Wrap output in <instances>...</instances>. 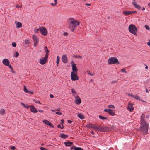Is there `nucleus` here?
<instances>
[{"label": "nucleus", "mask_w": 150, "mask_h": 150, "mask_svg": "<svg viewBox=\"0 0 150 150\" xmlns=\"http://www.w3.org/2000/svg\"><path fill=\"white\" fill-rule=\"evenodd\" d=\"M140 119L141 126L139 128V130L143 134H147L149 133V124L146 122L145 117L143 115L141 116Z\"/></svg>", "instance_id": "nucleus-1"}, {"label": "nucleus", "mask_w": 150, "mask_h": 150, "mask_svg": "<svg viewBox=\"0 0 150 150\" xmlns=\"http://www.w3.org/2000/svg\"><path fill=\"white\" fill-rule=\"evenodd\" d=\"M68 24L69 28L72 32L74 31L75 28L79 24V22L72 18L69 19Z\"/></svg>", "instance_id": "nucleus-2"}, {"label": "nucleus", "mask_w": 150, "mask_h": 150, "mask_svg": "<svg viewBox=\"0 0 150 150\" xmlns=\"http://www.w3.org/2000/svg\"><path fill=\"white\" fill-rule=\"evenodd\" d=\"M129 31L131 33L136 36L137 35V29L136 27L133 24H131L128 27Z\"/></svg>", "instance_id": "nucleus-3"}, {"label": "nucleus", "mask_w": 150, "mask_h": 150, "mask_svg": "<svg viewBox=\"0 0 150 150\" xmlns=\"http://www.w3.org/2000/svg\"><path fill=\"white\" fill-rule=\"evenodd\" d=\"M107 128V127H103L100 126H97L96 125L93 124L92 128L96 130H98L99 131H104Z\"/></svg>", "instance_id": "nucleus-4"}, {"label": "nucleus", "mask_w": 150, "mask_h": 150, "mask_svg": "<svg viewBox=\"0 0 150 150\" xmlns=\"http://www.w3.org/2000/svg\"><path fill=\"white\" fill-rule=\"evenodd\" d=\"M108 63L110 64H119V62L118 59L115 57H111L108 59Z\"/></svg>", "instance_id": "nucleus-5"}, {"label": "nucleus", "mask_w": 150, "mask_h": 150, "mask_svg": "<svg viewBox=\"0 0 150 150\" xmlns=\"http://www.w3.org/2000/svg\"><path fill=\"white\" fill-rule=\"evenodd\" d=\"M76 74V72H72L71 73V77L72 80L75 81L79 79V78L77 76Z\"/></svg>", "instance_id": "nucleus-6"}, {"label": "nucleus", "mask_w": 150, "mask_h": 150, "mask_svg": "<svg viewBox=\"0 0 150 150\" xmlns=\"http://www.w3.org/2000/svg\"><path fill=\"white\" fill-rule=\"evenodd\" d=\"M33 39L34 42V46L35 47L37 44L38 43L39 39L38 37L35 35H33Z\"/></svg>", "instance_id": "nucleus-7"}, {"label": "nucleus", "mask_w": 150, "mask_h": 150, "mask_svg": "<svg viewBox=\"0 0 150 150\" xmlns=\"http://www.w3.org/2000/svg\"><path fill=\"white\" fill-rule=\"evenodd\" d=\"M39 30L41 33L42 35L44 36H46L47 35V31L45 28L42 27L40 28Z\"/></svg>", "instance_id": "nucleus-8"}, {"label": "nucleus", "mask_w": 150, "mask_h": 150, "mask_svg": "<svg viewBox=\"0 0 150 150\" xmlns=\"http://www.w3.org/2000/svg\"><path fill=\"white\" fill-rule=\"evenodd\" d=\"M48 57L47 56L46 57V56H45L44 57L41 58L39 61V63L40 64L42 65L45 64L47 61V59Z\"/></svg>", "instance_id": "nucleus-9"}, {"label": "nucleus", "mask_w": 150, "mask_h": 150, "mask_svg": "<svg viewBox=\"0 0 150 150\" xmlns=\"http://www.w3.org/2000/svg\"><path fill=\"white\" fill-rule=\"evenodd\" d=\"M137 12L136 11H124L123 14L125 15L128 16L132 14H135Z\"/></svg>", "instance_id": "nucleus-10"}, {"label": "nucleus", "mask_w": 150, "mask_h": 150, "mask_svg": "<svg viewBox=\"0 0 150 150\" xmlns=\"http://www.w3.org/2000/svg\"><path fill=\"white\" fill-rule=\"evenodd\" d=\"M104 112L108 113L110 115L112 116L115 115V113L113 111L110 109H105L104 110Z\"/></svg>", "instance_id": "nucleus-11"}, {"label": "nucleus", "mask_w": 150, "mask_h": 150, "mask_svg": "<svg viewBox=\"0 0 150 150\" xmlns=\"http://www.w3.org/2000/svg\"><path fill=\"white\" fill-rule=\"evenodd\" d=\"M132 105L133 104L129 102L128 103V106L127 107V109L130 112L132 111L134 109Z\"/></svg>", "instance_id": "nucleus-12"}, {"label": "nucleus", "mask_w": 150, "mask_h": 150, "mask_svg": "<svg viewBox=\"0 0 150 150\" xmlns=\"http://www.w3.org/2000/svg\"><path fill=\"white\" fill-rule=\"evenodd\" d=\"M75 103L79 105L81 103V100L79 96H76L75 97Z\"/></svg>", "instance_id": "nucleus-13"}, {"label": "nucleus", "mask_w": 150, "mask_h": 150, "mask_svg": "<svg viewBox=\"0 0 150 150\" xmlns=\"http://www.w3.org/2000/svg\"><path fill=\"white\" fill-rule=\"evenodd\" d=\"M3 64L5 66H7L8 65L10 64L9 60L6 59H4L2 61Z\"/></svg>", "instance_id": "nucleus-14"}, {"label": "nucleus", "mask_w": 150, "mask_h": 150, "mask_svg": "<svg viewBox=\"0 0 150 150\" xmlns=\"http://www.w3.org/2000/svg\"><path fill=\"white\" fill-rule=\"evenodd\" d=\"M72 70L73 71V72H76L77 73L78 69H77L76 64H73L72 65Z\"/></svg>", "instance_id": "nucleus-15"}, {"label": "nucleus", "mask_w": 150, "mask_h": 150, "mask_svg": "<svg viewBox=\"0 0 150 150\" xmlns=\"http://www.w3.org/2000/svg\"><path fill=\"white\" fill-rule=\"evenodd\" d=\"M30 108H31L30 111L33 113H37L38 112L37 109L33 107V105L30 106Z\"/></svg>", "instance_id": "nucleus-16"}, {"label": "nucleus", "mask_w": 150, "mask_h": 150, "mask_svg": "<svg viewBox=\"0 0 150 150\" xmlns=\"http://www.w3.org/2000/svg\"><path fill=\"white\" fill-rule=\"evenodd\" d=\"M62 61L64 63H67V58L66 55H63L62 57Z\"/></svg>", "instance_id": "nucleus-17"}, {"label": "nucleus", "mask_w": 150, "mask_h": 150, "mask_svg": "<svg viewBox=\"0 0 150 150\" xmlns=\"http://www.w3.org/2000/svg\"><path fill=\"white\" fill-rule=\"evenodd\" d=\"M132 4L136 8L139 10H140L141 9V7L139 5L137 4L134 2H132Z\"/></svg>", "instance_id": "nucleus-18"}, {"label": "nucleus", "mask_w": 150, "mask_h": 150, "mask_svg": "<svg viewBox=\"0 0 150 150\" xmlns=\"http://www.w3.org/2000/svg\"><path fill=\"white\" fill-rule=\"evenodd\" d=\"M15 23L16 24V26L17 28H20L22 27V25L21 23L17 22L16 21Z\"/></svg>", "instance_id": "nucleus-19"}, {"label": "nucleus", "mask_w": 150, "mask_h": 150, "mask_svg": "<svg viewBox=\"0 0 150 150\" xmlns=\"http://www.w3.org/2000/svg\"><path fill=\"white\" fill-rule=\"evenodd\" d=\"M59 137L63 139H66L68 137V135H66L63 133H61L59 136Z\"/></svg>", "instance_id": "nucleus-20"}, {"label": "nucleus", "mask_w": 150, "mask_h": 150, "mask_svg": "<svg viewBox=\"0 0 150 150\" xmlns=\"http://www.w3.org/2000/svg\"><path fill=\"white\" fill-rule=\"evenodd\" d=\"M73 144V142H64V144L66 146H69L71 145H72Z\"/></svg>", "instance_id": "nucleus-21"}, {"label": "nucleus", "mask_w": 150, "mask_h": 150, "mask_svg": "<svg viewBox=\"0 0 150 150\" xmlns=\"http://www.w3.org/2000/svg\"><path fill=\"white\" fill-rule=\"evenodd\" d=\"M71 91L72 95L75 97H76L77 94V93L75 91L74 89V88H72L71 90Z\"/></svg>", "instance_id": "nucleus-22"}, {"label": "nucleus", "mask_w": 150, "mask_h": 150, "mask_svg": "<svg viewBox=\"0 0 150 150\" xmlns=\"http://www.w3.org/2000/svg\"><path fill=\"white\" fill-rule=\"evenodd\" d=\"M44 50H45L46 52V54L45 56H46V57L47 56L48 57L49 51L48 50L47 47H44Z\"/></svg>", "instance_id": "nucleus-23"}, {"label": "nucleus", "mask_w": 150, "mask_h": 150, "mask_svg": "<svg viewBox=\"0 0 150 150\" xmlns=\"http://www.w3.org/2000/svg\"><path fill=\"white\" fill-rule=\"evenodd\" d=\"M21 104L22 105L24 106L25 108H26L27 109H28L30 107V106L28 105L27 104H25L23 103L22 102L21 103Z\"/></svg>", "instance_id": "nucleus-24"}, {"label": "nucleus", "mask_w": 150, "mask_h": 150, "mask_svg": "<svg viewBox=\"0 0 150 150\" xmlns=\"http://www.w3.org/2000/svg\"><path fill=\"white\" fill-rule=\"evenodd\" d=\"M77 115L78 117L81 119L83 120L84 118V116L80 114H78Z\"/></svg>", "instance_id": "nucleus-25"}, {"label": "nucleus", "mask_w": 150, "mask_h": 150, "mask_svg": "<svg viewBox=\"0 0 150 150\" xmlns=\"http://www.w3.org/2000/svg\"><path fill=\"white\" fill-rule=\"evenodd\" d=\"M133 98L136 100H141L140 97L137 95H134V96H133Z\"/></svg>", "instance_id": "nucleus-26"}, {"label": "nucleus", "mask_w": 150, "mask_h": 150, "mask_svg": "<svg viewBox=\"0 0 150 150\" xmlns=\"http://www.w3.org/2000/svg\"><path fill=\"white\" fill-rule=\"evenodd\" d=\"M93 124H87L86 125V127L88 128H92V126Z\"/></svg>", "instance_id": "nucleus-27"}, {"label": "nucleus", "mask_w": 150, "mask_h": 150, "mask_svg": "<svg viewBox=\"0 0 150 150\" xmlns=\"http://www.w3.org/2000/svg\"><path fill=\"white\" fill-rule=\"evenodd\" d=\"M43 123L45 125H47L50 122L46 120H43Z\"/></svg>", "instance_id": "nucleus-28"}, {"label": "nucleus", "mask_w": 150, "mask_h": 150, "mask_svg": "<svg viewBox=\"0 0 150 150\" xmlns=\"http://www.w3.org/2000/svg\"><path fill=\"white\" fill-rule=\"evenodd\" d=\"M5 110L4 109H1L0 110V113L1 115H3L5 113Z\"/></svg>", "instance_id": "nucleus-29"}, {"label": "nucleus", "mask_w": 150, "mask_h": 150, "mask_svg": "<svg viewBox=\"0 0 150 150\" xmlns=\"http://www.w3.org/2000/svg\"><path fill=\"white\" fill-rule=\"evenodd\" d=\"M59 58H60L58 56H57L56 63L57 64H58L59 62Z\"/></svg>", "instance_id": "nucleus-30"}, {"label": "nucleus", "mask_w": 150, "mask_h": 150, "mask_svg": "<svg viewBox=\"0 0 150 150\" xmlns=\"http://www.w3.org/2000/svg\"><path fill=\"white\" fill-rule=\"evenodd\" d=\"M47 125H48L50 127L52 128H53L54 127V125L51 123H50V122L48 123V124Z\"/></svg>", "instance_id": "nucleus-31"}, {"label": "nucleus", "mask_w": 150, "mask_h": 150, "mask_svg": "<svg viewBox=\"0 0 150 150\" xmlns=\"http://www.w3.org/2000/svg\"><path fill=\"white\" fill-rule=\"evenodd\" d=\"M19 55L18 53L17 52H15V53L14 54V56L15 57H17Z\"/></svg>", "instance_id": "nucleus-32"}, {"label": "nucleus", "mask_w": 150, "mask_h": 150, "mask_svg": "<svg viewBox=\"0 0 150 150\" xmlns=\"http://www.w3.org/2000/svg\"><path fill=\"white\" fill-rule=\"evenodd\" d=\"M99 117L100 119H107V117H103L100 115H99Z\"/></svg>", "instance_id": "nucleus-33"}, {"label": "nucleus", "mask_w": 150, "mask_h": 150, "mask_svg": "<svg viewBox=\"0 0 150 150\" xmlns=\"http://www.w3.org/2000/svg\"><path fill=\"white\" fill-rule=\"evenodd\" d=\"M108 107L110 108H115V106L112 105H108Z\"/></svg>", "instance_id": "nucleus-34"}, {"label": "nucleus", "mask_w": 150, "mask_h": 150, "mask_svg": "<svg viewBox=\"0 0 150 150\" xmlns=\"http://www.w3.org/2000/svg\"><path fill=\"white\" fill-rule=\"evenodd\" d=\"M24 92L25 93H28L29 92V91H28L27 90L26 87V86H24Z\"/></svg>", "instance_id": "nucleus-35"}, {"label": "nucleus", "mask_w": 150, "mask_h": 150, "mask_svg": "<svg viewBox=\"0 0 150 150\" xmlns=\"http://www.w3.org/2000/svg\"><path fill=\"white\" fill-rule=\"evenodd\" d=\"M74 150H83L80 147H76V148H74Z\"/></svg>", "instance_id": "nucleus-36"}, {"label": "nucleus", "mask_w": 150, "mask_h": 150, "mask_svg": "<svg viewBox=\"0 0 150 150\" xmlns=\"http://www.w3.org/2000/svg\"><path fill=\"white\" fill-rule=\"evenodd\" d=\"M29 41L28 40L26 39L25 40V43L26 44H28L29 43Z\"/></svg>", "instance_id": "nucleus-37"}, {"label": "nucleus", "mask_w": 150, "mask_h": 150, "mask_svg": "<svg viewBox=\"0 0 150 150\" xmlns=\"http://www.w3.org/2000/svg\"><path fill=\"white\" fill-rule=\"evenodd\" d=\"M12 45L13 47H16V44L15 42H13L12 43Z\"/></svg>", "instance_id": "nucleus-38"}, {"label": "nucleus", "mask_w": 150, "mask_h": 150, "mask_svg": "<svg viewBox=\"0 0 150 150\" xmlns=\"http://www.w3.org/2000/svg\"><path fill=\"white\" fill-rule=\"evenodd\" d=\"M144 27L147 30H149L150 29L148 25H145Z\"/></svg>", "instance_id": "nucleus-39"}, {"label": "nucleus", "mask_w": 150, "mask_h": 150, "mask_svg": "<svg viewBox=\"0 0 150 150\" xmlns=\"http://www.w3.org/2000/svg\"><path fill=\"white\" fill-rule=\"evenodd\" d=\"M87 73H88V74L91 76H93L94 74V72H93L91 74L90 72V71H87Z\"/></svg>", "instance_id": "nucleus-40"}, {"label": "nucleus", "mask_w": 150, "mask_h": 150, "mask_svg": "<svg viewBox=\"0 0 150 150\" xmlns=\"http://www.w3.org/2000/svg\"><path fill=\"white\" fill-rule=\"evenodd\" d=\"M55 114H56L59 115H62V113L61 112H55Z\"/></svg>", "instance_id": "nucleus-41"}, {"label": "nucleus", "mask_w": 150, "mask_h": 150, "mask_svg": "<svg viewBox=\"0 0 150 150\" xmlns=\"http://www.w3.org/2000/svg\"><path fill=\"white\" fill-rule=\"evenodd\" d=\"M7 66H8L9 68L11 70L13 69V67L11 65H10L9 64Z\"/></svg>", "instance_id": "nucleus-42"}, {"label": "nucleus", "mask_w": 150, "mask_h": 150, "mask_svg": "<svg viewBox=\"0 0 150 150\" xmlns=\"http://www.w3.org/2000/svg\"><path fill=\"white\" fill-rule=\"evenodd\" d=\"M121 71L122 72L126 73V70L124 69H122L121 70Z\"/></svg>", "instance_id": "nucleus-43"}, {"label": "nucleus", "mask_w": 150, "mask_h": 150, "mask_svg": "<svg viewBox=\"0 0 150 150\" xmlns=\"http://www.w3.org/2000/svg\"><path fill=\"white\" fill-rule=\"evenodd\" d=\"M34 101L35 103H38V104H41V103H40V101H38V100H34Z\"/></svg>", "instance_id": "nucleus-44"}, {"label": "nucleus", "mask_w": 150, "mask_h": 150, "mask_svg": "<svg viewBox=\"0 0 150 150\" xmlns=\"http://www.w3.org/2000/svg\"><path fill=\"white\" fill-rule=\"evenodd\" d=\"M50 4L52 6H54L55 5H56L57 4L55 3H51Z\"/></svg>", "instance_id": "nucleus-45"}, {"label": "nucleus", "mask_w": 150, "mask_h": 150, "mask_svg": "<svg viewBox=\"0 0 150 150\" xmlns=\"http://www.w3.org/2000/svg\"><path fill=\"white\" fill-rule=\"evenodd\" d=\"M117 80H115V81H113L111 83H112V84L115 83H116V82H117Z\"/></svg>", "instance_id": "nucleus-46"}, {"label": "nucleus", "mask_w": 150, "mask_h": 150, "mask_svg": "<svg viewBox=\"0 0 150 150\" xmlns=\"http://www.w3.org/2000/svg\"><path fill=\"white\" fill-rule=\"evenodd\" d=\"M38 30L40 31L39 29H35L34 31L35 33H37Z\"/></svg>", "instance_id": "nucleus-47"}, {"label": "nucleus", "mask_w": 150, "mask_h": 150, "mask_svg": "<svg viewBox=\"0 0 150 150\" xmlns=\"http://www.w3.org/2000/svg\"><path fill=\"white\" fill-rule=\"evenodd\" d=\"M128 95L129 96H130L131 97H133V96H134V95H132V94H130V93H128Z\"/></svg>", "instance_id": "nucleus-48"}, {"label": "nucleus", "mask_w": 150, "mask_h": 150, "mask_svg": "<svg viewBox=\"0 0 150 150\" xmlns=\"http://www.w3.org/2000/svg\"><path fill=\"white\" fill-rule=\"evenodd\" d=\"M76 57L81 58H82V56H80V55L76 56Z\"/></svg>", "instance_id": "nucleus-49"}, {"label": "nucleus", "mask_w": 150, "mask_h": 150, "mask_svg": "<svg viewBox=\"0 0 150 150\" xmlns=\"http://www.w3.org/2000/svg\"><path fill=\"white\" fill-rule=\"evenodd\" d=\"M40 150H45V149L43 147H41L40 148Z\"/></svg>", "instance_id": "nucleus-50"}, {"label": "nucleus", "mask_w": 150, "mask_h": 150, "mask_svg": "<svg viewBox=\"0 0 150 150\" xmlns=\"http://www.w3.org/2000/svg\"><path fill=\"white\" fill-rule=\"evenodd\" d=\"M60 109H61L60 108H58L57 109H56V111H60Z\"/></svg>", "instance_id": "nucleus-51"}, {"label": "nucleus", "mask_w": 150, "mask_h": 150, "mask_svg": "<svg viewBox=\"0 0 150 150\" xmlns=\"http://www.w3.org/2000/svg\"><path fill=\"white\" fill-rule=\"evenodd\" d=\"M147 44L148 46L150 47V40H149V42L147 43Z\"/></svg>", "instance_id": "nucleus-52"}, {"label": "nucleus", "mask_w": 150, "mask_h": 150, "mask_svg": "<svg viewBox=\"0 0 150 150\" xmlns=\"http://www.w3.org/2000/svg\"><path fill=\"white\" fill-rule=\"evenodd\" d=\"M50 96L51 98H53L54 97V96L52 94H50Z\"/></svg>", "instance_id": "nucleus-53"}, {"label": "nucleus", "mask_w": 150, "mask_h": 150, "mask_svg": "<svg viewBox=\"0 0 150 150\" xmlns=\"http://www.w3.org/2000/svg\"><path fill=\"white\" fill-rule=\"evenodd\" d=\"M67 122L69 123H72V121H71V120H68Z\"/></svg>", "instance_id": "nucleus-54"}, {"label": "nucleus", "mask_w": 150, "mask_h": 150, "mask_svg": "<svg viewBox=\"0 0 150 150\" xmlns=\"http://www.w3.org/2000/svg\"><path fill=\"white\" fill-rule=\"evenodd\" d=\"M63 35L64 36H67V32H64L63 33Z\"/></svg>", "instance_id": "nucleus-55"}, {"label": "nucleus", "mask_w": 150, "mask_h": 150, "mask_svg": "<svg viewBox=\"0 0 150 150\" xmlns=\"http://www.w3.org/2000/svg\"><path fill=\"white\" fill-rule=\"evenodd\" d=\"M16 7L17 8H19L20 7L18 4H17L16 5Z\"/></svg>", "instance_id": "nucleus-56"}, {"label": "nucleus", "mask_w": 150, "mask_h": 150, "mask_svg": "<svg viewBox=\"0 0 150 150\" xmlns=\"http://www.w3.org/2000/svg\"><path fill=\"white\" fill-rule=\"evenodd\" d=\"M38 111L40 113H42L43 112V111L42 110L40 109L38 110Z\"/></svg>", "instance_id": "nucleus-57"}, {"label": "nucleus", "mask_w": 150, "mask_h": 150, "mask_svg": "<svg viewBox=\"0 0 150 150\" xmlns=\"http://www.w3.org/2000/svg\"><path fill=\"white\" fill-rule=\"evenodd\" d=\"M64 122V120L63 119H62L61 120V123L62 124H63V123Z\"/></svg>", "instance_id": "nucleus-58"}, {"label": "nucleus", "mask_w": 150, "mask_h": 150, "mask_svg": "<svg viewBox=\"0 0 150 150\" xmlns=\"http://www.w3.org/2000/svg\"><path fill=\"white\" fill-rule=\"evenodd\" d=\"M85 4L86 6H89L91 5V4H90L85 3Z\"/></svg>", "instance_id": "nucleus-59"}, {"label": "nucleus", "mask_w": 150, "mask_h": 150, "mask_svg": "<svg viewBox=\"0 0 150 150\" xmlns=\"http://www.w3.org/2000/svg\"><path fill=\"white\" fill-rule=\"evenodd\" d=\"M60 128L61 129H63L64 128V127H63V124H62V125H61V126H60Z\"/></svg>", "instance_id": "nucleus-60"}, {"label": "nucleus", "mask_w": 150, "mask_h": 150, "mask_svg": "<svg viewBox=\"0 0 150 150\" xmlns=\"http://www.w3.org/2000/svg\"><path fill=\"white\" fill-rule=\"evenodd\" d=\"M145 92L146 93H149V91L147 89H146L145 90Z\"/></svg>", "instance_id": "nucleus-61"}, {"label": "nucleus", "mask_w": 150, "mask_h": 150, "mask_svg": "<svg viewBox=\"0 0 150 150\" xmlns=\"http://www.w3.org/2000/svg\"><path fill=\"white\" fill-rule=\"evenodd\" d=\"M91 133L92 134H94V132L93 131H91Z\"/></svg>", "instance_id": "nucleus-62"}, {"label": "nucleus", "mask_w": 150, "mask_h": 150, "mask_svg": "<svg viewBox=\"0 0 150 150\" xmlns=\"http://www.w3.org/2000/svg\"><path fill=\"white\" fill-rule=\"evenodd\" d=\"M60 126H61L59 124V125H57V127L58 128H60Z\"/></svg>", "instance_id": "nucleus-63"}, {"label": "nucleus", "mask_w": 150, "mask_h": 150, "mask_svg": "<svg viewBox=\"0 0 150 150\" xmlns=\"http://www.w3.org/2000/svg\"><path fill=\"white\" fill-rule=\"evenodd\" d=\"M148 5L149 7H150V2L148 3Z\"/></svg>", "instance_id": "nucleus-64"}]
</instances>
